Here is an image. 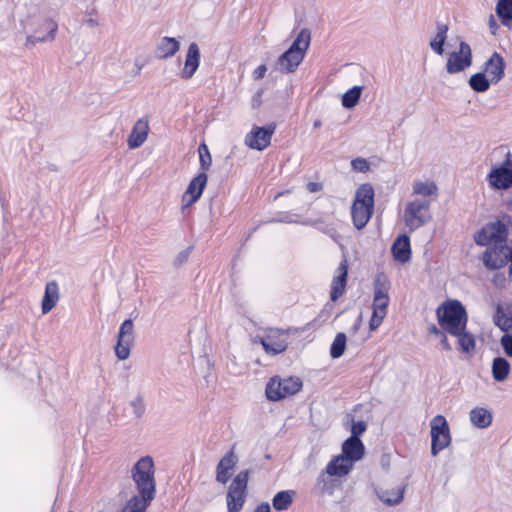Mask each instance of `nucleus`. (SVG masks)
<instances>
[{
	"label": "nucleus",
	"instance_id": "obj_24",
	"mask_svg": "<svg viewBox=\"0 0 512 512\" xmlns=\"http://www.w3.org/2000/svg\"><path fill=\"white\" fill-rule=\"evenodd\" d=\"M149 131L148 120L140 118L133 126L131 133L128 136L127 144L130 149L139 148L147 140Z\"/></svg>",
	"mask_w": 512,
	"mask_h": 512
},
{
	"label": "nucleus",
	"instance_id": "obj_29",
	"mask_svg": "<svg viewBox=\"0 0 512 512\" xmlns=\"http://www.w3.org/2000/svg\"><path fill=\"white\" fill-rule=\"evenodd\" d=\"M392 253L395 260L405 263L411 257L410 240L406 235L399 236L392 245Z\"/></svg>",
	"mask_w": 512,
	"mask_h": 512
},
{
	"label": "nucleus",
	"instance_id": "obj_11",
	"mask_svg": "<svg viewBox=\"0 0 512 512\" xmlns=\"http://www.w3.org/2000/svg\"><path fill=\"white\" fill-rule=\"evenodd\" d=\"M506 226L500 221L485 225L474 235V240L481 246H492L506 243Z\"/></svg>",
	"mask_w": 512,
	"mask_h": 512
},
{
	"label": "nucleus",
	"instance_id": "obj_37",
	"mask_svg": "<svg viewBox=\"0 0 512 512\" xmlns=\"http://www.w3.org/2000/svg\"><path fill=\"white\" fill-rule=\"evenodd\" d=\"M492 82L483 72L473 74L469 79L470 87L476 92H486Z\"/></svg>",
	"mask_w": 512,
	"mask_h": 512
},
{
	"label": "nucleus",
	"instance_id": "obj_9",
	"mask_svg": "<svg viewBox=\"0 0 512 512\" xmlns=\"http://www.w3.org/2000/svg\"><path fill=\"white\" fill-rule=\"evenodd\" d=\"M302 381L297 377L272 378L266 387V396L269 400L278 401L300 391Z\"/></svg>",
	"mask_w": 512,
	"mask_h": 512
},
{
	"label": "nucleus",
	"instance_id": "obj_23",
	"mask_svg": "<svg viewBox=\"0 0 512 512\" xmlns=\"http://www.w3.org/2000/svg\"><path fill=\"white\" fill-rule=\"evenodd\" d=\"M200 64V49L198 45L193 42L189 45L184 67L180 73L182 79H190L198 69Z\"/></svg>",
	"mask_w": 512,
	"mask_h": 512
},
{
	"label": "nucleus",
	"instance_id": "obj_44",
	"mask_svg": "<svg viewBox=\"0 0 512 512\" xmlns=\"http://www.w3.org/2000/svg\"><path fill=\"white\" fill-rule=\"evenodd\" d=\"M353 170L358 172H367L370 169L369 163L365 158H355L351 161Z\"/></svg>",
	"mask_w": 512,
	"mask_h": 512
},
{
	"label": "nucleus",
	"instance_id": "obj_58",
	"mask_svg": "<svg viewBox=\"0 0 512 512\" xmlns=\"http://www.w3.org/2000/svg\"><path fill=\"white\" fill-rule=\"evenodd\" d=\"M321 121L320 120H316L313 124V127L316 129V128H319L321 126Z\"/></svg>",
	"mask_w": 512,
	"mask_h": 512
},
{
	"label": "nucleus",
	"instance_id": "obj_5",
	"mask_svg": "<svg viewBox=\"0 0 512 512\" xmlns=\"http://www.w3.org/2000/svg\"><path fill=\"white\" fill-rule=\"evenodd\" d=\"M141 499L152 501L155 493L154 462L149 456L139 459L131 470Z\"/></svg>",
	"mask_w": 512,
	"mask_h": 512
},
{
	"label": "nucleus",
	"instance_id": "obj_25",
	"mask_svg": "<svg viewBox=\"0 0 512 512\" xmlns=\"http://www.w3.org/2000/svg\"><path fill=\"white\" fill-rule=\"evenodd\" d=\"M450 335L456 338L457 349L459 350V352L469 356L475 354L476 339L475 336L467 330V327L455 333H451Z\"/></svg>",
	"mask_w": 512,
	"mask_h": 512
},
{
	"label": "nucleus",
	"instance_id": "obj_60",
	"mask_svg": "<svg viewBox=\"0 0 512 512\" xmlns=\"http://www.w3.org/2000/svg\"><path fill=\"white\" fill-rule=\"evenodd\" d=\"M508 209L512 213V200L508 203Z\"/></svg>",
	"mask_w": 512,
	"mask_h": 512
},
{
	"label": "nucleus",
	"instance_id": "obj_19",
	"mask_svg": "<svg viewBox=\"0 0 512 512\" xmlns=\"http://www.w3.org/2000/svg\"><path fill=\"white\" fill-rule=\"evenodd\" d=\"M505 66L504 58L495 52L485 62L483 73L490 79L492 84H497L505 75Z\"/></svg>",
	"mask_w": 512,
	"mask_h": 512
},
{
	"label": "nucleus",
	"instance_id": "obj_55",
	"mask_svg": "<svg viewBox=\"0 0 512 512\" xmlns=\"http://www.w3.org/2000/svg\"><path fill=\"white\" fill-rule=\"evenodd\" d=\"M254 512H270V506L268 503H262L255 509Z\"/></svg>",
	"mask_w": 512,
	"mask_h": 512
},
{
	"label": "nucleus",
	"instance_id": "obj_15",
	"mask_svg": "<svg viewBox=\"0 0 512 512\" xmlns=\"http://www.w3.org/2000/svg\"><path fill=\"white\" fill-rule=\"evenodd\" d=\"M511 256V247L506 243L492 245L483 254V263L488 269H499L506 265Z\"/></svg>",
	"mask_w": 512,
	"mask_h": 512
},
{
	"label": "nucleus",
	"instance_id": "obj_61",
	"mask_svg": "<svg viewBox=\"0 0 512 512\" xmlns=\"http://www.w3.org/2000/svg\"><path fill=\"white\" fill-rule=\"evenodd\" d=\"M324 481V473H322L320 476H319V483Z\"/></svg>",
	"mask_w": 512,
	"mask_h": 512
},
{
	"label": "nucleus",
	"instance_id": "obj_47",
	"mask_svg": "<svg viewBox=\"0 0 512 512\" xmlns=\"http://www.w3.org/2000/svg\"><path fill=\"white\" fill-rule=\"evenodd\" d=\"M366 430V424L363 421L355 422L351 428V436L359 438V436Z\"/></svg>",
	"mask_w": 512,
	"mask_h": 512
},
{
	"label": "nucleus",
	"instance_id": "obj_22",
	"mask_svg": "<svg viewBox=\"0 0 512 512\" xmlns=\"http://www.w3.org/2000/svg\"><path fill=\"white\" fill-rule=\"evenodd\" d=\"M238 462V458L233 450H230L218 463L216 468V480L219 483L226 484L230 479L232 472Z\"/></svg>",
	"mask_w": 512,
	"mask_h": 512
},
{
	"label": "nucleus",
	"instance_id": "obj_45",
	"mask_svg": "<svg viewBox=\"0 0 512 512\" xmlns=\"http://www.w3.org/2000/svg\"><path fill=\"white\" fill-rule=\"evenodd\" d=\"M500 342L505 353L512 358V335H503Z\"/></svg>",
	"mask_w": 512,
	"mask_h": 512
},
{
	"label": "nucleus",
	"instance_id": "obj_13",
	"mask_svg": "<svg viewBox=\"0 0 512 512\" xmlns=\"http://www.w3.org/2000/svg\"><path fill=\"white\" fill-rule=\"evenodd\" d=\"M248 471H242L234 478L227 494L228 512H239L245 501Z\"/></svg>",
	"mask_w": 512,
	"mask_h": 512
},
{
	"label": "nucleus",
	"instance_id": "obj_56",
	"mask_svg": "<svg viewBox=\"0 0 512 512\" xmlns=\"http://www.w3.org/2000/svg\"><path fill=\"white\" fill-rule=\"evenodd\" d=\"M54 503H55V497L53 495H50V497L48 498V502H47V509L49 511L53 510Z\"/></svg>",
	"mask_w": 512,
	"mask_h": 512
},
{
	"label": "nucleus",
	"instance_id": "obj_48",
	"mask_svg": "<svg viewBox=\"0 0 512 512\" xmlns=\"http://www.w3.org/2000/svg\"><path fill=\"white\" fill-rule=\"evenodd\" d=\"M266 71H267V67L265 65L258 66L253 71V78L256 80L262 79L265 76Z\"/></svg>",
	"mask_w": 512,
	"mask_h": 512
},
{
	"label": "nucleus",
	"instance_id": "obj_30",
	"mask_svg": "<svg viewBox=\"0 0 512 512\" xmlns=\"http://www.w3.org/2000/svg\"><path fill=\"white\" fill-rule=\"evenodd\" d=\"M448 30L449 28L446 24L438 23L436 25V32L429 42L431 50L438 55H443L444 53V44L447 40Z\"/></svg>",
	"mask_w": 512,
	"mask_h": 512
},
{
	"label": "nucleus",
	"instance_id": "obj_32",
	"mask_svg": "<svg viewBox=\"0 0 512 512\" xmlns=\"http://www.w3.org/2000/svg\"><path fill=\"white\" fill-rule=\"evenodd\" d=\"M469 416L471 423L477 428H487L492 422V415L485 408H474L471 410Z\"/></svg>",
	"mask_w": 512,
	"mask_h": 512
},
{
	"label": "nucleus",
	"instance_id": "obj_34",
	"mask_svg": "<svg viewBox=\"0 0 512 512\" xmlns=\"http://www.w3.org/2000/svg\"><path fill=\"white\" fill-rule=\"evenodd\" d=\"M405 488L402 486H397L390 490H381L378 492L379 499L389 506L399 504L404 495Z\"/></svg>",
	"mask_w": 512,
	"mask_h": 512
},
{
	"label": "nucleus",
	"instance_id": "obj_1",
	"mask_svg": "<svg viewBox=\"0 0 512 512\" xmlns=\"http://www.w3.org/2000/svg\"><path fill=\"white\" fill-rule=\"evenodd\" d=\"M364 450L359 438L349 437L342 445V453L327 464L325 473L336 477L347 475L354 463L363 458Z\"/></svg>",
	"mask_w": 512,
	"mask_h": 512
},
{
	"label": "nucleus",
	"instance_id": "obj_51",
	"mask_svg": "<svg viewBox=\"0 0 512 512\" xmlns=\"http://www.w3.org/2000/svg\"><path fill=\"white\" fill-rule=\"evenodd\" d=\"M321 188H322L321 184L316 183V182H310L307 184V190L311 193L318 192L321 190Z\"/></svg>",
	"mask_w": 512,
	"mask_h": 512
},
{
	"label": "nucleus",
	"instance_id": "obj_36",
	"mask_svg": "<svg viewBox=\"0 0 512 512\" xmlns=\"http://www.w3.org/2000/svg\"><path fill=\"white\" fill-rule=\"evenodd\" d=\"M495 10L501 23L505 26H510L512 21V0H499Z\"/></svg>",
	"mask_w": 512,
	"mask_h": 512
},
{
	"label": "nucleus",
	"instance_id": "obj_39",
	"mask_svg": "<svg viewBox=\"0 0 512 512\" xmlns=\"http://www.w3.org/2000/svg\"><path fill=\"white\" fill-rule=\"evenodd\" d=\"M362 87L361 86H354L350 90H348L343 96H342V105L345 108H353L356 106V104L359 101V98L361 96Z\"/></svg>",
	"mask_w": 512,
	"mask_h": 512
},
{
	"label": "nucleus",
	"instance_id": "obj_52",
	"mask_svg": "<svg viewBox=\"0 0 512 512\" xmlns=\"http://www.w3.org/2000/svg\"><path fill=\"white\" fill-rule=\"evenodd\" d=\"M262 90H259L252 98L253 107H258L261 104Z\"/></svg>",
	"mask_w": 512,
	"mask_h": 512
},
{
	"label": "nucleus",
	"instance_id": "obj_16",
	"mask_svg": "<svg viewBox=\"0 0 512 512\" xmlns=\"http://www.w3.org/2000/svg\"><path fill=\"white\" fill-rule=\"evenodd\" d=\"M290 330H279L271 328L266 335L260 339L264 350L271 355H276L286 350L287 336Z\"/></svg>",
	"mask_w": 512,
	"mask_h": 512
},
{
	"label": "nucleus",
	"instance_id": "obj_26",
	"mask_svg": "<svg viewBox=\"0 0 512 512\" xmlns=\"http://www.w3.org/2000/svg\"><path fill=\"white\" fill-rule=\"evenodd\" d=\"M437 185L435 182L430 180H417L413 183L412 186V199H424L426 201L432 202V197H435L437 194Z\"/></svg>",
	"mask_w": 512,
	"mask_h": 512
},
{
	"label": "nucleus",
	"instance_id": "obj_8",
	"mask_svg": "<svg viewBox=\"0 0 512 512\" xmlns=\"http://www.w3.org/2000/svg\"><path fill=\"white\" fill-rule=\"evenodd\" d=\"M486 180L492 190H507L512 187V164L509 152L503 163L491 165Z\"/></svg>",
	"mask_w": 512,
	"mask_h": 512
},
{
	"label": "nucleus",
	"instance_id": "obj_14",
	"mask_svg": "<svg viewBox=\"0 0 512 512\" xmlns=\"http://www.w3.org/2000/svg\"><path fill=\"white\" fill-rule=\"evenodd\" d=\"M134 343V325L132 320H125L119 329L115 354L121 361L128 359Z\"/></svg>",
	"mask_w": 512,
	"mask_h": 512
},
{
	"label": "nucleus",
	"instance_id": "obj_50",
	"mask_svg": "<svg viewBox=\"0 0 512 512\" xmlns=\"http://www.w3.org/2000/svg\"><path fill=\"white\" fill-rule=\"evenodd\" d=\"M447 332H445L444 334H442L439 338H440V342H441V345H442V348L446 351H450L452 349L449 341H448V338H447V335H446Z\"/></svg>",
	"mask_w": 512,
	"mask_h": 512
},
{
	"label": "nucleus",
	"instance_id": "obj_12",
	"mask_svg": "<svg viewBox=\"0 0 512 512\" xmlns=\"http://www.w3.org/2000/svg\"><path fill=\"white\" fill-rule=\"evenodd\" d=\"M472 64V50L468 43L461 41L456 51L448 54L446 71L449 74H457L465 71Z\"/></svg>",
	"mask_w": 512,
	"mask_h": 512
},
{
	"label": "nucleus",
	"instance_id": "obj_49",
	"mask_svg": "<svg viewBox=\"0 0 512 512\" xmlns=\"http://www.w3.org/2000/svg\"><path fill=\"white\" fill-rule=\"evenodd\" d=\"M488 24H489L491 33L493 35H495L499 26H498V23L493 15H490Z\"/></svg>",
	"mask_w": 512,
	"mask_h": 512
},
{
	"label": "nucleus",
	"instance_id": "obj_33",
	"mask_svg": "<svg viewBox=\"0 0 512 512\" xmlns=\"http://www.w3.org/2000/svg\"><path fill=\"white\" fill-rule=\"evenodd\" d=\"M491 370L494 380L497 382H503L509 376L510 364L505 358L497 357L492 362Z\"/></svg>",
	"mask_w": 512,
	"mask_h": 512
},
{
	"label": "nucleus",
	"instance_id": "obj_43",
	"mask_svg": "<svg viewBox=\"0 0 512 512\" xmlns=\"http://www.w3.org/2000/svg\"><path fill=\"white\" fill-rule=\"evenodd\" d=\"M54 367V363L52 360H49L47 362V365L41 366L38 371V379H39V385L43 383L44 378H46L48 381H51L52 376V369Z\"/></svg>",
	"mask_w": 512,
	"mask_h": 512
},
{
	"label": "nucleus",
	"instance_id": "obj_42",
	"mask_svg": "<svg viewBox=\"0 0 512 512\" xmlns=\"http://www.w3.org/2000/svg\"><path fill=\"white\" fill-rule=\"evenodd\" d=\"M130 406L136 417H141L145 412V403L142 396H136L130 401Z\"/></svg>",
	"mask_w": 512,
	"mask_h": 512
},
{
	"label": "nucleus",
	"instance_id": "obj_59",
	"mask_svg": "<svg viewBox=\"0 0 512 512\" xmlns=\"http://www.w3.org/2000/svg\"><path fill=\"white\" fill-rule=\"evenodd\" d=\"M509 261L511 262V266H510V274H512V248H511V256H509Z\"/></svg>",
	"mask_w": 512,
	"mask_h": 512
},
{
	"label": "nucleus",
	"instance_id": "obj_53",
	"mask_svg": "<svg viewBox=\"0 0 512 512\" xmlns=\"http://www.w3.org/2000/svg\"><path fill=\"white\" fill-rule=\"evenodd\" d=\"M429 332L431 334H434L435 336L437 337H440L442 334H444L446 331H444L440 326L439 328L436 327L435 325H432L430 328H429Z\"/></svg>",
	"mask_w": 512,
	"mask_h": 512
},
{
	"label": "nucleus",
	"instance_id": "obj_4",
	"mask_svg": "<svg viewBox=\"0 0 512 512\" xmlns=\"http://www.w3.org/2000/svg\"><path fill=\"white\" fill-rule=\"evenodd\" d=\"M311 40L310 32L302 29L292 43L276 62V69L282 73H292L303 61Z\"/></svg>",
	"mask_w": 512,
	"mask_h": 512
},
{
	"label": "nucleus",
	"instance_id": "obj_6",
	"mask_svg": "<svg viewBox=\"0 0 512 512\" xmlns=\"http://www.w3.org/2000/svg\"><path fill=\"white\" fill-rule=\"evenodd\" d=\"M390 283L383 274L376 276L374 280V296L372 303V315L369 321L371 331L376 330L387 315L389 305Z\"/></svg>",
	"mask_w": 512,
	"mask_h": 512
},
{
	"label": "nucleus",
	"instance_id": "obj_46",
	"mask_svg": "<svg viewBox=\"0 0 512 512\" xmlns=\"http://www.w3.org/2000/svg\"><path fill=\"white\" fill-rule=\"evenodd\" d=\"M191 251H192V247H188V248L182 250L181 252H179L174 260V264L177 266H180L183 263H185L188 260V258L190 257Z\"/></svg>",
	"mask_w": 512,
	"mask_h": 512
},
{
	"label": "nucleus",
	"instance_id": "obj_21",
	"mask_svg": "<svg viewBox=\"0 0 512 512\" xmlns=\"http://www.w3.org/2000/svg\"><path fill=\"white\" fill-rule=\"evenodd\" d=\"M60 300V288L56 280L46 283L45 292L41 300V312L43 315L51 312Z\"/></svg>",
	"mask_w": 512,
	"mask_h": 512
},
{
	"label": "nucleus",
	"instance_id": "obj_3",
	"mask_svg": "<svg viewBox=\"0 0 512 512\" xmlns=\"http://www.w3.org/2000/svg\"><path fill=\"white\" fill-rule=\"evenodd\" d=\"M374 211V190L370 184H362L355 193L351 206L354 227L362 230L371 219Z\"/></svg>",
	"mask_w": 512,
	"mask_h": 512
},
{
	"label": "nucleus",
	"instance_id": "obj_28",
	"mask_svg": "<svg viewBox=\"0 0 512 512\" xmlns=\"http://www.w3.org/2000/svg\"><path fill=\"white\" fill-rule=\"evenodd\" d=\"M58 25L57 23L49 18L45 19L42 22L38 23V26L35 30V34H38L36 38H34V42H49L54 40V36L57 32Z\"/></svg>",
	"mask_w": 512,
	"mask_h": 512
},
{
	"label": "nucleus",
	"instance_id": "obj_2",
	"mask_svg": "<svg viewBox=\"0 0 512 512\" xmlns=\"http://www.w3.org/2000/svg\"><path fill=\"white\" fill-rule=\"evenodd\" d=\"M436 316L439 326L448 334L467 327L468 314L466 308L458 300L444 301L438 306Z\"/></svg>",
	"mask_w": 512,
	"mask_h": 512
},
{
	"label": "nucleus",
	"instance_id": "obj_35",
	"mask_svg": "<svg viewBox=\"0 0 512 512\" xmlns=\"http://www.w3.org/2000/svg\"><path fill=\"white\" fill-rule=\"evenodd\" d=\"M295 491L285 490L278 492L272 499L273 507L278 511L287 510L292 504Z\"/></svg>",
	"mask_w": 512,
	"mask_h": 512
},
{
	"label": "nucleus",
	"instance_id": "obj_27",
	"mask_svg": "<svg viewBox=\"0 0 512 512\" xmlns=\"http://www.w3.org/2000/svg\"><path fill=\"white\" fill-rule=\"evenodd\" d=\"M348 267L347 261L344 260L337 268V275L332 283L330 298L332 301L337 300L345 291Z\"/></svg>",
	"mask_w": 512,
	"mask_h": 512
},
{
	"label": "nucleus",
	"instance_id": "obj_40",
	"mask_svg": "<svg viewBox=\"0 0 512 512\" xmlns=\"http://www.w3.org/2000/svg\"><path fill=\"white\" fill-rule=\"evenodd\" d=\"M346 335L344 333H338L331 345L330 354L333 358H339L343 355L346 348Z\"/></svg>",
	"mask_w": 512,
	"mask_h": 512
},
{
	"label": "nucleus",
	"instance_id": "obj_7",
	"mask_svg": "<svg viewBox=\"0 0 512 512\" xmlns=\"http://www.w3.org/2000/svg\"><path fill=\"white\" fill-rule=\"evenodd\" d=\"M430 201L424 199H411L404 208L402 220L410 232L417 230L430 221Z\"/></svg>",
	"mask_w": 512,
	"mask_h": 512
},
{
	"label": "nucleus",
	"instance_id": "obj_54",
	"mask_svg": "<svg viewBox=\"0 0 512 512\" xmlns=\"http://www.w3.org/2000/svg\"><path fill=\"white\" fill-rule=\"evenodd\" d=\"M493 282L497 286H502L505 282V277L503 275H495L493 278Z\"/></svg>",
	"mask_w": 512,
	"mask_h": 512
},
{
	"label": "nucleus",
	"instance_id": "obj_57",
	"mask_svg": "<svg viewBox=\"0 0 512 512\" xmlns=\"http://www.w3.org/2000/svg\"><path fill=\"white\" fill-rule=\"evenodd\" d=\"M32 43V34H28L26 37V44Z\"/></svg>",
	"mask_w": 512,
	"mask_h": 512
},
{
	"label": "nucleus",
	"instance_id": "obj_38",
	"mask_svg": "<svg viewBox=\"0 0 512 512\" xmlns=\"http://www.w3.org/2000/svg\"><path fill=\"white\" fill-rule=\"evenodd\" d=\"M151 501L133 496L122 508L120 512H146V508Z\"/></svg>",
	"mask_w": 512,
	"mask_h": 512
},
{
	"label": "nucleus",
	"instance_id": "obj_10",
	"mask_svg": "<svg viewBox=\"0 0 512 512\" xmlns=\"http://www.w3.org/2000/svg\"><path fill=\"white\" fill-rule=\"evenodd\" d=\"M431 453L436 456L449 446L451 437L448 423L444 416L437 415L431 420Z\"/></svg>",
	"mask_w": 512,
	"mask_h": 512
},
{
	"label": "nucleus",
	"instance_id": "obj_17",
	"mask_svg": "<svg viewBox=\"0 0 512 512\" xmlns=\"http://www.w3.org/2000/svg\"><path fill=\"white\" fill-rule=\"evenodd\" d=\"M274 128L255 126L245 137V144L255 150H264L269 146Z\"/></svg>",
	"mask_w": 512,
	"mask_h": 512
},
{
	"label": "nucleus",
	"instance_id": "obj_41",
	"mask_svg": "<svg viewBox=\"0 0 512 512\" xmlns=\"http://www.w3.org/2000/svg\"><path fill=\"white\" fill-rule=\"evenodd\" d=\"M200 166L202 170H208L212 164V157L209 152L208 146L204 143L198 147Z\"/></svg>",
	"mask_w": 512,
	"mask_h": 512
},
{
	"label": "nucleus",
	"instance_id": "obj_18",
	"mask_svg": "<svg viewBox=\"0 0 512 512\" xmlns=\"http://www.w3.org/2000/svg\"><path fill=\"white\" fill-rule=\"evenodd\" d=\"M208 177L206 173H199L189 183L186 192L183 195L182 202L184 207H189L194 204L202 195L206 186Z\"/></svg>",
	"mask_w": 512,
	"mask_h": 512
},
{
	"label": "nucleus",
	"instance_id": "obj_20",
	"mask_svg": "<svg viewBox=\"0 0 512 512\" xmlns=\"http://www.w3.org/2000/svg\"><path fill=\"white\" fill-rule=\"evenodd\" d=\"M494 307V324L504 332H512V304L497 302Z\"/></svg>",
	"mask_w": 512,
	"mask_h": 512
},
{
	"label": "nucleus",
	"instance_id": "obj_31",
	"mask_svg": "<svg viewBox=\"0 0 512 512\" xmlns=\"http://www.w3.org/2000/svg\"><path fill=\"white\" fill-rule=\"evenodd\" d=\"M180 48V43L175 38L163 37L158 43L157 53L160 58H170L174 56Z\"/></svg>",
	"mask_w": 512,
	"mask_h": 512
}]
</instances>
